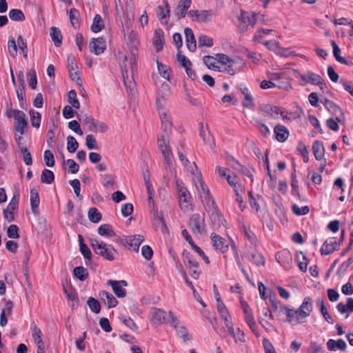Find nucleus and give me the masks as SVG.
<instances>
[{"instance_id": "obj_1", "label": "nucleus", "mask_w": 353, "mask_h": 353, "mask_svg": "<svg viewBox=\"0 0 353 353\" xmlns=\"http://www.w3.org/2000/svg\"><path fill=\"white\" fill-rule=\"evenodd\" d=\"M195 186L202 203L206 208L212 211L211 219L212 221L216 223L219 226L225 225L226 221L221 215L209 189L200 178H197Z\"/></svg>"}, {"instance_id": "obj_2", "label": "nucleus", "mask_w": 353, "mask_h": 353, "mask_svg": "<svg viewBox=\"0 0 353 353\" xmlns=\"http://www.w3.org/2000/svg\"><path fill=\"white\" fill-rule=\"evenodd\" d=\"M90 245L96 254L107 261H112L119 255L117 250L112 245L107 244L102 241L91 239Z\"/></svg>"}, {"instance_id": "obj_3", "label": "nucleus", "mask_w": 353, "mask_h": 353, "mask_svg": "<svg viewBox=\"0 0 353 353\" xmlns=\"http://www.w3.org/2000/svg\"><path fill=\"white\" fill-rule=\"evenodd\" d=\"M5 114L8 118L14 119V130L17 132H19L21 135H23L28 128V121L26 114L21 110L13 109L11 104L10 105L7 104Z\"/></svg>"}, {"instance_id": "obj_4", "label": "nucleus", "mask_w": 353, "mask_h": 353, "mask_svg": "<svg viewBox=\"0 0 353 353\" xmlns=\"http://www.w3.org/2000/svg\"><path fill=\"white\" fill-rule=\"evenodd\" d=\"M176 190L181 210L184 212L192 210L193 205L190 193L183 183L179 180L176 181Z\"/></svg>"}, {"instance_id": "obj_5", "label": "nucleus", "mask_w": 353, "mask_h": 353, "mask_svg": "<svg viewBox=\"0 0 353 353\" xmlns=\"http://www.w3.org/2000/svg\"><path fill=\"white\" fill-rule=\"evenodd\" d=\"M263 16L255 12L250 13L245 11H241L239 16V28L242 32L248 31V27H253L259 21H262Z\"/></svg>"}, {"instance_id": "obj_6", "label": "nucleus", "mask_w": 353, "mask_h": 353, "mask_svg": "<svg viewBox=\"0 0 353 353\" xmlns=\"http://www.w3.org/2000/svg\"><path fill=\"white\" fill-rule=\"evenodd\" d=\"M157 145L159 150L163 155V163L165 167L172 165L173 154L170 145V138L159 137L157 139Z\"/></svg>"}, {"instance_id": "obj_7", "label": "nucleus", "mask_w": 353, "mask_h": 353, "mask_svg": "<svg viewBox=\"0 0 353 353\" xmlns=\"http://www.w3.org/2000/svg\"><path fill=\"white\" fill-rule=\"evenodd\" d=\"M157 145L159 150L163 155V163L165 167L172 165L173 154L170 145V138L159 137L157 139Z\"/></svg>"}, {"instance_id": "obj_8", "label": "nucleus", "mask_w": 353, "mask_h": 353, "mask_svg": "<svg viewBox=\"0 0 353 353\" xmlns=\"http://www.w3.org/2000/svg\"><path fill=\"white\" fill-rule=\"evenodd\" d=\"M188 227L195 234H204L206 233V225L203 216L198 213L193 214L188 221Z\"/></svg>"}, {"instance_id": "obj_9", "label": "nucleus", "mask_w": 353, "mask_h": 353, "mask_svg": "<svg viewBox=\"0 0 353 353\" xmlns=\"http://www.w3.org/2000/svg\"><path fill=\"white\" fill-rule=\"evenodd\" d=\"M151 323L154 325H159L170 321V316L165 311L160 308L153 307L150 311Z\"/></svg>"}, {"instance_id": "obj_10", "label": "nucleus", "mask_w": 353, "mask_h": 353, "mask_svg": "<svg viewBox=\"0 0 353 353\" xmlns=\"http://www.w3.org/2000/svg\"><path fill=\"white\" fill-rule=\"evenodd\" d=\"M82 121L88 125L90 131L94 132L104 133L108 130V125L104 122L96 120L91 116H83Z\"/></svg>"}, {"instance_id": "obj_11", "label": "nucleus", "mask_w": 353, "mask_h": 353, "mask_svg": "<svg viewBox=\"0 0 353 353\" xmlns=\"http://www.w3.org/2000/svg\"><path fill=\"white\" fill-rule=\"evenodd\" d=\"M145 238L141 234L128 236L124 238H120V243L133 251L138 252L140 244L144 241Z\"/></svg>"}, {"instance_id": "obj_12", "label": "nucleus", "mask_w": 353, "mask_h": 353, "mask_svg": "<svg viewBox=\"0 0 353 353\" xmlns=\"http://www.w3.org/2000/svg\"><path fill=\"white\" fill-rule=\"evenodd\" d=\"M168 314L170 316V321L169 323L176 330L178 335L184 341H189L191 339V336L189 334L187 329L182 325L180 324L176 316L171 312H168Z\"/></svg>"}, {"instance_id": "obj_13", "label": "nucleus", "mask_w": 353, "mask_h": 353, "mask_svg": "<svg viewBox=\"0 0 353 353\" xmlns=\"http://www.w3.org/2000/svg\"><path fill=\"white\" fill-rule=\"evenodd\" d=\"M300 79L305 82V83H310L313 85H318L321 90H323L325 88V83L321 77L314 72L308 71L305 74H299Z\"/></svg>"}, {"instance_id": "obj_14", "label": "nucleus", "mask_w": 353, "mask_h": 353, "mask_svg": "<svg viewBox=\"0 0 353 353\" xmlns=\"http://www.w3.org/2000/svg\"><path fill=\"white\" fill-rule=\"evenodd\" d=\"M312 310V301L310 297L307 296L304 298L302 304L295 311L299 320L302 321L310 315Z\"/></svg>"}, {"instance_id": "obj_15", "label": "nucleus", "mask_w": 353, "mask_h": 353, "mask_svg": "<svg viewBox=\"0 0 353 353\" xmlns=\"http://www.w3.org/2000/svg\"><path fill=\"white\" fill-rule=\"evenodd\" d=\"M228 333L232 336L235 343H244L245 341L244 332L240 328H234L232 322L226 321L225 323Z\"/></svg>"}, {"instance_id": "obj_16", "label": "nucleus", "mask_w": 353, "mask_h": 353, "mask_svg": "<svg viewBox=\"0 0 353 353\" xmlns=\"http://www.w3.org/2000/svg\"><path fill=\"white\" fill-rule=\"evenodd\" d=\"M107 284L112 287L114 293L117 297L123 298L125 296L126 290L123 288L128 285L125 281L108 280Z\"/></svg>"}, {"instance_id": "obj_17", "label": "nucleus", "mask_w": 353, "mask_h": 353, "mask_svg": "<svg viewBox=\"0 0 353 353\" xmlns=\"http://www.w3.org/2000/svg\"><path fill=\"white\" fill-rule=\"evenodd\" d=\"M170 14V7L168 1H165L163 5L158 6L157 8V16L161 23L163 26L168 24L167 19Z\"/></svg>"}, {"instance_id": "obj_18", "label": "nucleus", "mask_w": 353, "mask_h": 353, "mask_svg": "<svg viewBox=\"0 0 353 353\" xmlns=\"http://www.w3.org/2000/svg\"><path fill=\"white\" fill-rule=\"evenodd\" d=\"M134 75L132 73L129 74L127 70L122 69L123 81L128 94H133L136 91Z\"/></svg>"}, {"instance_id": "obj_19", "label": "nucleus", "mask_w": 353, "mask_h": 353, "mask_svg": "<svg viewBox=\"0 0 353 353\" xmlns=\"http://www.w3.org/2000/svg\"><path fill=\"white\" fill-rule=\"evenodd\" d=\"M211 239L213 246L216 250H220L223 253L228 251V244L224 238L221 237L215 233H212L211 234Z\"/></svg>"}, {"instance_id": "obj_20", "label": "nucleus", "mask_w": 353, "mask_h": 353, "mask_svg": "<svg viewBox=\"0 0 353 353\" xmlns=\"http://www.w3.org/2000/svg\"><path fill=\"white\" fill-rule=\"evenodd\" d=\"M90 51L98 55L104 52L106 48L105 41L102 37L93 39L90 45Z\"/></svg>"}, {"instance_id": "obj_21", "label": "nucleus", "mask_w": 353, "mask_h": 353, "mask_svg": "<svg viewBox=\"0 0 353 353\" xmlns=\"http://www.w3.org/2000/svg\"><path fill=\"white\" fill-rule=\"evenodd\" d=\"M157 105L161 124L172 123L171 121V117L168 114V112L166 110V108L162 104L161 99L159 97H157Z\"/></svg>"}, {"instance_id": "obj_22", "label": "nucleus", "mask_w": 353, "mask_h": 353, "mask_svg": "<svg viewBox=\"0 0 353 353\" xmlns=\"http://www.w3.org/2000/svg\"><path fill=\"white\" fill-rule=\"evenodd\" d=\"M19 201L14 196L9 204L8 205L6 210H3L4 218L9 222L14 221L13 211L15 210L18 206Z\"/></svg>"}, {"instance_id": "obj_23", "label": "nucleus", "mask_w": 353, "mask_h": 353, "mask_svg": "<svg viewBox=\"0 0 353 353\" xmlns=\"http://www.w3.org/2000/svg\"><path fill=\"white\" fill-rule=\"evenodd\" d=\"M191 0H180L174 12V14L177 17L178 19L185 17L188 8L191 6Z\"/></svg>"}, {"instance_id": "obj_24", "label": "nucleus", "mask_w": 353, "mask_h": 353, "mask_svg": "<svg viewBox=\"0 0 353 353\" xmlns=\"http://www.w3.org/2000/svg\"><path fill=\"white\" fill-rule=\"evenodd\" d=\"M337 245L336 241L334 238H330L327 239L323 244L321 248V253L323 255H327L332 253Z\"/></svg>"}, {"instance_id": "obj_25", "label": "nucleus", "mask_w": 353, "mask_h": 353, "mask_svg": "<svg viewBox=\"0 0 353 353\" xmlns=\"http://www.w3.org/2000/svg\"><path fill=\"white\" fill-rule=\"evenodd\" d=\"M99 297L105 304L108 305L109 308L114 307L118 304V301L116 298L111 293L107 291H101L99 292Z\"/></svg>"}, {"instance_id": "obj_26", "label": "nucleus", "mask_w": 353, "mask_h": 353, "mask_svg": "<svg viewBox=\"0 0 353 353\" xmlns=\"http://www.w3.org/2000/svg\"><path fill=\"white\" fill-rule=\"evenodd\" d=\"M274 132L275 137L279 142H284L287 140L289 136L288 129L282 125L278 124L274 127Z\"/></svg>"}, {"instance_id": "obj_27", "label": "nucleus", "mask_w": 353, "mask_h": 353, "mask_svg": "<svg viewBox=\"0 0 353 353\" xmlns=\"http://www.w3.org/2000/svg\"><path fill=\"white\" fill-rule=\"evenodd\" d=\"M184 32L186 39L187 48L190 51L194 52L196 49V43L192 29L185 28Z\"/></svg>"}, {"instance_id": "obj_28", "label": "nucleus", "mask_w": 353, "mask_h": 353, "mask_svg": "<svg viewBox=\"0 0 353 353\" xmlns=\"http://www.w3.org/2000/svg\"><path fill=\"white\" fill-rule=\"evenodd\" d=\"M30 205L31 210L33 214H37L38 213V207L40 203L39 193L37 189L32 188L30 190Z\"/></svg>"}, {"instance_id": "obj_29", "label": "nucleus", "mask_w": 353, "mask_h": 353, "mask_svg": "<svg viewBox=\"0 0 353 353\" xmlns=\"http://www.w3.org/2000/svg\"><path fill=\"white\" fill-rule=\"evenodd\" d=\"M163 32L161 30H157L154 32L153 45L157 52L161 51L163 48Z\"/></svg>"}, {"instance_id": "obj_30", "label": "nucleus", "mask_w": 353, "mask_h": 353, "mask_svg": "<svg viewBox=\"0 0 353 353\" xmlns=\"http://www.w3.org/2000/svg\"><path fill=\"white\" fill-rule=\"evenodd\" d=\"M312 151L313 154L315 157V159L317 161L321 160L324 157L325 150L323 145V143L319 141H316L313 143L312 145Z\"/></svg>"}, {"instance_id": "obj_31", "label": "nucleus", "mask_w": 353, "mask_h": 353, "mask_svg": "<svg viewBox=\"0 0 353 353\" xmlns=\"http://www.w3.org/2000/svg\"><path fill=\"white\" fill-rule=\"evenodd\" d=\"M50 35L55 46L59 47L62 43V34L59 28L52 27L50 29Z\"/></svg>"}, {"instance_id": "obj_32", "label": "nucleus", "mask_w": 353, "mask_h": 353, "mask_svg": "<svg viewBox=\"0 0 353 353\" xmlns=\"http://www.w3.org/2000/svg\"><path fill=\"white\" fill-rule=\"evenodd\" d=\"M283 309L285 311L287 316L286 321L292 325H297L303 323V321L299 320L294 310L290 309L287 306H283Z\"/></svg>"}, {"instance_id": "obj_33", "label": "nucleus", "mask_w": 353, "mask_h": 353, "mask_svg": "<svg viewBox=\"0 0 353 353\" xmlns=\"http://www.w3.org/2000/svg\"><path fill=\"white\" fill-rule=\"evenodd\" d=\"M98 233L102 236L108 238L114 237L116 236V233L112 229V225L110 224H103L98 228Z\"/></svg>"}, {"instance_id": "obj_34", "label": "nucleus", "mask_w": 353, "mask_h": 353, "mask_svg": "<svg viewBox=\"0 0 353 353\" xmlns=\"http://www.w3.org/2000/svg\"><path fill=\"white\" fill-rule=\"evenodd\" d=\"M245 257L251 262L254 263L256 265L265 264V258L260 253H247L245 254Z\"/></svg>"}, {"instance_id": "obj_35", "label": "nucleus", "mask_w": 353, "mask_h": 353, "mask_svg": "<svg viewBox=\"0 0 353 353\" xmlns=\"http://www.w3.org/2000/svg\"><path fill=\"white\" fill-rule=\"evenodd\" d=\"M336 308L338 311L341 313L344 314L345 312L351 313L353 312V299L352 298H347V304H344L343 303H339L336 305Z\"/></svg>"}, {"instance_id": "obj_36", "label": "nucleus", "mask_w": 353, "mask_h": 353, "mask_svg": "<svg viewBox=\"0 0 353 353\" xmlns=\"http://www.w3.org/2000/svg\"><path fill=\"white\" fill-rule=\"evenodd\" d=\"M32 335L34 342L37 345H43L44 343L42 340V332L41 330L33 323L31 327Z\"/></svg>"}, {"instance_id": "obj_37", "label": "nucleus", "mask_w": 353, "mask_h": 353, "mask_svg": "<svg viewBox=\"0 0 353 353\" xmlns=\"http://www.w3.org/2000/svg\"><path fill=\"white\" fill-rule=\"evenodd\" d=\"M104 28L102 17L100 14H95L93 19V23L91 26V30L94 33L100 32Z\"/></svg>"}, {"instance_id": "obj_38", "label": "nucleus", "mask_w": 353, "mask_h": 353, "mask_svg": "<svg viewBox=\"0 0 353 353\" xmlns=\"http://www.w3.org/2000/svg\"><path fill=\"white\" fill-rule=\"evenodd\" d=\"M54 179V174L52 171L44 169L41 175V181L43 183L51 184Z\"/></svg>"}, {"instance_id": "obj_39", "label": "nucleus", "mask_w": 353, "mask_h": 353, "mask_svg": "<svg viewBox=\"0 0 353 353\" xmlns=\"http://www.w3.org/2000/svg\"><path fill=\"white\" fill-rule=\"evenodd\" d=\"M216 308L220 314L221 318L224 321L225 323H226V321L230 320L229 312L225 304L221 301L217 302Z\"/></svg>"}, {"instance_id": "obj_40", "label": "nucleus", "mask_w": 353, "mask_h": 353, "mask_svg": "<svg viewBox=\"0 0 353 353\" xmlns=\"http://www.w3.org/2000/svg\"><path fill=\"white\" fill-rule=\"evenodd\" d=\"M68 103L75 109L80 108V102L79 101L77 96V92L74 90H71L68 94Z\"/></svg>"}, {"instance_id": "obj_41", "label": "nucleus", "mask_w": 353, "mask_h": 353, "mask_svg": "<svg viewBox=\"0 0 353 353\" xmlns=\"http://www.w3.org/2000/svg\"><path fill=\"white\" fill-rule=\"evenodd\" d=\"M27 77L29 86L35 90L37 85V73L34 69H30L27 72Z\"/></svg>"}, {"instance_id": "obj_42", "label": "nucleus", "mask_w": 353, "mask_h": 353, "mask_svg": "<svg viewBox=\"0 0 353 353\" xmlns=\"http://www.w3.org/2000/svg\"><path fill=\"white\" fill-rule=\"evenodd\" d=\"M329 108L327 109L332 113L336 115V120L340 121L343 118V114L340 107L334 103H328Z\"/></svg>"}, {"instance_id": "obj_43", "label": "nucleus", "mask_w": 353, "mask_h": 353, "mask_svg": "<svg viewBox=\"0 0 353 353\" xmlns=\"http://www.w3.org/2000/svg\"><path fill=\"white\" fill-rule=\"evenodd\" d=\"M69 17H70V20L72 26L74 28H79V25H80V22L79 20V11L77 10H76L75 8H72L69 12Z\"/></svg>"}, {"instance_id": "obj_44", "label": "nucleus", "mask_w": 353, "mask_h": 353, "mask_svg": "<svg viewBox=\"0 0 353 353\" xmlns=\"http://www.w3.org/2000/svg\"><path fill=\"white\" fill-rule=\"evenodd\" d=\"M17 41L13 37H10L8 41V50L10 55L15 58L17 56Z\"/></svg>"}, {"instance_id": "obj_45", "label": "nucleus", "mask_w": 353, "mask_h": 353, "mask_svg": "<svg viewBox=\"0 0 353 353\" xmlns=\"http://www.w3.org/2000/svg\"><path fill=\"white\" fill-rule=\"evenodd\" d=\"M73 274L80 281H85L88 277L87 270L82 266L74 268Z\"/></svg>"}, {"instance_id": "obj_46", "label": "nucleus", "mask_w": 353, "mask_h": 353, "mask_svg": "<svg viewBox=\"0 0 353 353\" xmlns=\"http://www.w3.org/2000/svg\"><path fill=\"white\" fill-rule=\"evenodd\" d=\"M233 162H234V164L232 165V167L234 170L242 172L243 174H245L248 177L250 178L252 181H253V176L247 168L241 165L239 163V161H237L234 159L233 160Z\"/></svg>"}, {"instance_id": "obj_47", "label": "nucleus", "mask_w": 353, "mask_h": 353, "mask_svg": "<svg viewBox=\"0 0 353 353\" xmlns=\"http://www.w3.org/2000/svg\"><path fill=\"white\" fill-rule=\"evenodd\" d=\"M30 121L32 127L39 128L41 121V115L38 112L30 110Z\"/></svg>"}, {"instance_id": "obj_48", "label": "nucleus", "mask_w": 353, "mask_h": 353, "mask_svg": "<svg viewBox=\"0 0 353 353\" xmlns=\"http://www.w3.org/2000/svg\"><path fill=\"white\" fill-rule=\"evenodd\" d=\"M331 44L333 48V54L336 59L341 63L348 65L347 61L344 57H342L339 55L340 48L336 42L332 40L331 41Z\"/></svg>"}, {"instance_id": "obj_49", "label": "nucleus", "mask_w": 353, "mask_h": 353, "mask_svg": "<svg viewBox=\"0 0 353 353\" xmlns=\"http://www.w3.org/2000/svg\"><path fill=\"white\" fill-rule=\"evenodd\" d=\"M89 220L94 223H99L101 219V214L97 210L96 208H92L88 211Z\"/></svg>"}, {"instance_id": "obj_50", "label": "nucleus", "mask_w": 353, "mask_h": 353, "mask_svg": "<svg viewBox=\"0 0 353 353\" xmlns=\"http://www.w3.org/2000/svg\"><path fill=\"white\" fill-rule=\"evenodd\" d=\"M203 62L209 69L221 71L219 67L216 65V59L211 56H204Z\"/></svg>"}, {"instance_id": "obj_51", "label": "nucleus", "mask_w": 353, "mask_h": 353, "mask_svg": "<svg viewBox=\"0 0 353 353\" xmlns=\"http://www.w3.org/2000/svg\"><path fill=\"white\" fill-rule=\"evenodd\" d=\"M79 147V143L73 136H68L67 137V150L69 152H74Z\"/></svg>"}, {"instance_id": "obj_52", "label": "nucleus", "mask_w": 353, "mask_h": 353, "mask_svg": "<svg viewBox=\"0 0 353 353\" xmlns=\"http://www.w3.org/2000/svg\"><path fill=\"white\" fill-rule=\"evenodd\" d=\"M9 17L12 21H21L25 19L23 12L19 9H12L9 12Z\"/></svg>"}, {"instance_id": "obj_53", "label": "nucleus", "mask_w": 353, "mask_h": 353, "mask_svg": "<svg viewBox=\"0 0 353 353\" xmlns=\"http://www.w3.org/2000/svg\"><path fill=\"white\" fill-rule=\"evenodd\" d=\"M87 304L92 312L97 314L99 313L101 305L97 299L93 297H89L87 301Z\"/></svg>"}, {"instance_id": "obj_54", "label": "nucleus", "mask_w": 353, "mask_h": 353, "mask_svg": "<svg viewBox=\"0 0 353 353\" xmlns=\"http://www.w3.org/2000/svg\"><path fill=\"white\" fill-rule=\"evenodd\" d=\"M232 66L234 67L235 70L238 72L245 66V62L243 59L236 57L234 59H231L230 61Z\"/></svg>"}, {"instance_id": "obj_55", "label": "nucleus", "mask_w": 353, "mask_h": 353, "mask_svg": "<svg viewBox=\"0 0 353 353\" xmlns=\"http://www.w3.org/2000/svg\"><path fill=\"white\" fill-rule=\"evenodd\" d=\"M43 159L45 161V164L48 167H53L54 165L55 161H54V154H52V152L50 150H46L44 152Z\"/></svg>"}, {"instance_id": "obj_56", "label": "nucleus", "mask_w": 353, "mask_h": 353, "mask_svg": "<svg viewBox=\"0 0 353 353\" xmlns=\"http://www.w3.org/2000/svg\"><path fill=\"white\" fill-rule=\"evenodd\" d=\"M20 151L23 154V161L27 165L32 164V159L30 152L26 146H20Z\"/></svg>"}, {"instance_id": "obj_57", "label": "nucleus", "mask_w": 353, "mask_h": 353, "mask_svg": "<svg viewBox=\"0 0 353 353\" xmlns=\"http://www.w3.org/2000/svg\"><path fill=\"white\" fill-rule=\"evenodd\" d=\"M296 259L298 261V265L300 270L303 272H306L307 270V263L305 261L306 257L303 252H299L296 255Z\"/></svg>"}, {"instance_id": "obj_58", "label": "nucleus", "mask_w": 353, "mask_h": 353, "mask_svg": "<svg viewBox=\"0 0 353 353\" xmlns=\"http://www.w3.org/2000/svg\"><path fill=\"white\" fill-rule=\"evenodd\" d=\"M85 144L89 150H97L99 148L97 140L92 134H88L86 136Z\"/></svg>"}, {"instance_id": "obj_59", "label": "nucleus", "mask_w": 353, "mask_h": 353, "mask_svg": "<svg viewBox=\"0 0 353 353\" xmlns=\"http://www.w3.org/2000/svg\"><path fill=\"white\" fill-rule=\"evenodd\" d=\"M17 45L19 48V50L23 53V57L27 58L28 57V46L27 43L23 40L22 37L19 35L17 37Z\"/></svg>"}, {"instance_id": "obj_60", "label": "nucleus", "mask_w": 353, "mask_h": 353, "mask_svg": "<svg viewBox=\"0 0 353 353\" xmlns=\"http://www.w3.org/2000/svg\"><path fill=\"white\" fill-rule=\"evenodd\" d=\"M198 42L199 47H211L213 45L212 39L205 35L200 36Z\"/></svg>"}, {"instance_id": "obj_61", "label": "nucleus", "mask_w": 353, "mask_h": 353, "mask_svg": "<svg viewBox=\"0 0 353 353\" xmlns=\"http://www.w3.org/2000/svg\"><path fill=\"white\" fill-rule=\"evenodd\" d=\"M292 210L295 214L301 216L307 214L310 212V208L307 205L300 208L297 205L294 204L292 206Z\"/></svg>"}, {"instance_id": "obj_62", "label": "nucleus", "mask_w": 353, "mask_h": 353, "mask_svg": "<svg viewBox=\"0 0 353 353\" xmlns=\"http://www.w3.org/2000/svg\"><path fill=\"white\" fill-rule=\"evenodd\" d=\"M178 155L183 165L187 168V170L193 173L194 168L190 165L189 160L185 157V156L181 151H178Z\"/></svg>"}, {"instance_id": "obj_63", "label": "nucleus", "mask_w": 353, "mask_h": 353, "mask_svg": "<svg viewBox=\"0 0 353 353\" xmlns=\"http://www.w3.org/2000/svg\"><path fill=\"white\" fill-rule=\"evenodd\" d=\"M199 136L204 142H206L208 138L210 136V132L208 130V125L204 126L203 123H199Z\"/></svg>"}, {"instance_id": "obj_64", "label": "nucleus", "mask_w": 353, "mask_h": 353, "mask_svg": "<svg viewBox=\"0 0 353 353\" xmlns=\"http://www.w3.org/2000/svg\"><path fill=\"white\" fill-rule=\"evenodd\" d=\"M19 228L16 225H11L7 230L8 236L10 239H17L19 237Z\"/></svg>"}]
</instances>
